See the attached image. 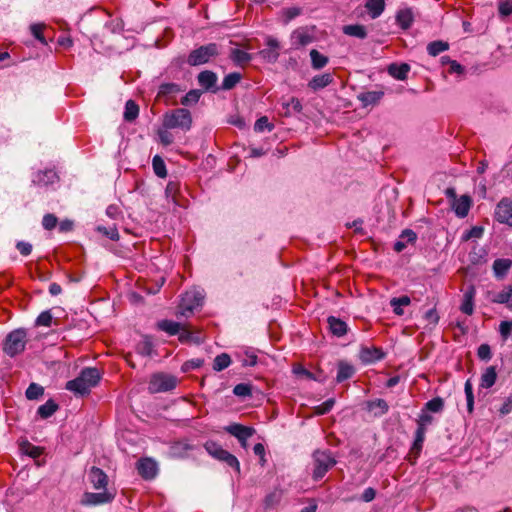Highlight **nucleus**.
Returning a JSON list of instances; mask_svg holds the SVG:
<instances>
[{
    "label": "nucleus",
    "instance_id": "43",
    "mask_svg": "<svg viewBox=\"0 0 512 512\" xmlns=\"http://www.w3.org/2000/svg\"><path fill=\"white\" fill-rule=\"evenodd\" d=\"M283 107L286 110L285 116H289L291 111L299 113L302 110V104L298 98L291 97L287 102L283 103Z\"/></svg>",
    "mask_w": 512,
    "mask_h": 512
},
{
    "label": "nucleus",
    "instance_id": "24",
    "mask_svg": "<svg viewBox=\"0 0 512 512\" xmlns=\"http://www.w3.org/2000/svg\"><path fill=\"white\" fill-rule=\"evenodd\" d=\"M365 8L371 19L381 16L385 9V0H366Z\"/></svg>",
    "mask_w": 512,
    "mask_h": 512
},
{
    "label": "nucleus",
    "instance_id": "12",
    "mask_svg": "<svg viewBox=\"0 0 512 512\" xmlns=\"http://www.w3.org/2000/svg\"><path fill=\"white\" fill-rule=\"evenodd\" d=\"M224 430L230 435L234 436L237 440H248L255 433L254 428L238 423L225 426Z\"/></svg>",
    "mask_w": 512,
    "mask_h": 512
},
{
    "label": "nucleus",
    "instance_id": "6",
    "mask_svg": "<svg viewBox=\"0 0 512 512\" xmlns=\"http://www.w3.org/2000/svg\"><path fill=\"white\" fill-rule=\"evenodd\" d=\"M203 292L197 289H192L185 292L179 304V314L184 317L190 316L193 311L200 307L203 303Z\"/></svg>",
    "mask_w": 512,
    "mask_h": 512
},
{
    "label": "nucleus",
    "instance_id": "32",
    "mask_svg": "<svg viewBox=\"0 0 512 512\" xmlns=\"http://www.w3.org/2000/svg\"><path fill=\"white\" fill-rule=\"evenodd\" d=\"M367 409L375 416H381L388 411V404L383 399H376L367 402Z\"/></svg>",
    "mask_w": 512,
    "mask_h": 512
},
{
    "label": "nucleus",
    "instance_id": "52",
    "mask_svg": "<svg viewBox=\"0 0 512 512\" xmlns=\"http://www.w3.org/2000/svg\"><path fill=\"white\" fill-rule=\"evenodd\" d=\"M242 366H254L257 363V356L253 352L238 354Z\"/></svg>",
    "mask_w": 512,
    "mask_h": 512
},
{
    "label": "nucleus",
    "instance_id": "35",
    "mask_svg": "<svg viewBox=\"0 0 512 512\" xmlns=\"http://www.w3.org/2000/svg\"><path fill=\"white\" fill-rule=\"evenodd\" d=\"M180 326L181 325L178 322L172 320H162L157 323L159 330L164 331L171 336L177 335L178 332H180Z\"/></svg>",
    "mask_w": 512,
    "mask_h": 512
},
{
    "label": "nucleus",
    "instance_id": "49",
    "mask_svg": "<svg viewBox=\"0 0 512 512\" xmlns=\"http://www.w3.org/2000/svg\"><path fill=\"white\" fill-rule=\"evenodd\" d=\"M302 12V9L299 7H289L282 11L283 21L284 23H288L297 16H299Z\"/></svg>",
    "mask_w": 512,
    "mask_h": 512
},
{
    "label": "nucleus",
    "instance_id": "20",
    "mask_svg": "<svg viewBox=\"0 0 512 512\" xmlns=\"http://www.w3.org/2000/svg\"><path fill=\"white\" fill-rule=\"evenodd\" d=\"M512 267V260L508 258H499L493 262V272L497 279H503L510 268Z\"/></svg>",
    "mask_w": 512,
    "mask_h": 512
},
{
    "label": "nucleus",
    "instance_id": "15",
    "mask_svg": "<svg viewBox=\"0 0 512 512\" xmlns=\"http://www.w3.org/2000/svg\"><path fill=\"white\" fill-rule=\"evenodd\" d=\"M58 180L57 173L53 169L38 171L33 175L32 182L38 186L54 184Z\"/></svg>",
    "mask_w": 512,
    "mask_h": 512
},
{
    "label": "nucleus",
    "instance_id": "53",
    "mask_svg": "<svg viewBox=\"0 0 512 512\" xmlns=\"http://www.w3.org/2000/svg\"><path fill=\"white\" fill-rule=\"evenodd\" d=\"M335 400L333 398H329L322 404L314 407V413L317 415H324L328 413L334 406Z\"/></svg>",
    "mask_w": 512,
    "mask_h": 512
},
{
    "label": "nucleus",
    "instance_id": "57",
    "mask_svg": "<svg viewBox=\"0 0 512 512\" xmlns=\"http://www.w3.org/2000/svg\"><path fill=\"white\" fill-rule=\"evenodd\" d=\"M170 129L162 128L158 130V137L164 146H169L173 143V135L169 132Z\"/></svg>",
    "mask_w": 512,
    "mask_h": 512
},
{
    "label": "nucleus",
    "instance_id": "37",
    "mask_svg": "<svg viewBox=\"0 0 512 512\" xmlns=\"http://www.w3.org/2000/svg\"><path fill=\"white\" fill-rule=\"evenodd\" d=\"M411 302V299L409 296H401V297H395L390 300V305L393 308V311L397 315H402L403 310L401 307L408 306Z\"/></svg>",
    "mask_w": 512,
    "mask_h": 512
},
{
    "label": "nucleus",
    "instance_id": "44",
    "mask_svg": "<svg viewBox=\"0 0 512 512\" xmlns=\"http://www.w3.org/2000/svg\"><path fill=\"white\" fill-rule=\"evenodd\" d=\"M54 323V317L52 316L51 312L49 310L43 311L40 313V315L36 318L35 325L36 326H44V327H51Z\"/></svg>",
    "mask_w": 512,
    "mask_h": 512
},
{
    "label": "nucleus",
    "instance_id": "31",
    "mask_svg": "<svg viewBox=\"0 0 512 512\" xmlns=\"http://www.w3.org/2000/svg\"><path fill=\"white\" fill-rule=\"evenodd\" d=\"M310 58H311V66L315 70H320V69L324 68L329 62L328 57L321 54L316 49H312L310 51Z\"/></svg>",
    "mask_w": 512,
    "mask_h": 512
},
{
    "label": "nucleus",
    "instance_id": "58",
    "mask_svg": "<svg viewBox=\"0 0 512 512\" xmlns=\"http://www.w3.org/2000/svg\"><path fill=\"white\" fill-rule=\"evenodd\" d=\"M58 222L57 217L54 214H45L42 220V225L46 230H52L56 227Z\"/></svg>",
    "mask_w": 512,
    "mask_h": 512
},
{
    "label": "nucleus",
    "instance_id": "50",
    "mask_svg": "<svg viewBox=\"0 0 512 512\" xmlns=\"http://www.w3.org/2000/svg\"><path fill=\"white\" fill-rule=\"evenodd\" d=\"M97 231L105 235L107 238L117 241L119 239V233L115 226L111 227H104V226H98Z\"/></svg>",
    "mask_w": 512,
    "mask_h": 512
},
{
    "label": "nucleus",
    "instance_id": "40",
    "mask_svg": "<svg viewBox=\"0 0 512 512\" xmlns=\"http://www.w3.org/2000/svg\"><path fill=\"white\" fill-rule=\"evenodd\" d=\"M231 364V357L227 353H221L214 358L213 369L215 371H222Z\"/></svg>",
    "mask_w": 512,
    "mask_h": 512
},
{
    "label": "nucleus",
    "instance_id": "29",
    "mask_svg": "<svg viewBox=\"0 0 512 512\" xmlns=\"http://www.w3.org/2000/svg\"><path fill=\"white\" fill-rule=\"evenodd\" d=\"M177 335L179 336V340L182 343H201L203 341L201 333H193L186 327L182 326H180V332H178Z\"/></svg>",
    "mask_w": 512,
    "mask_h": 512
},
{
    "label": "nucleus",
    "instance_id": "8",
    "mask_svg": "<svg viewBox=\"0 0 512 512\" xmlns=\"http://www.w3.org/2000/svg\"><path fill=\"white\" fill-rule=\"evenodd\" d=\"M494 217L499 223L512 227V201L508 198L501 199L496 205Z\"/></svg>",
    "mask_w": 512,
    "mask_h": 512
},
{
    "label": "nucleus",
    "instance_id": "26",
    "mask_svg": "<svg viewBox=\"0 0 512 512\" xmlns=\"http://www.w3.org/2000/svg\"><path fill=\"white\" fill-rule=\"evenodd\" d=\"M410 71V66L406 63L391 64L388 67V73L397 80H405Z\"/></svg>",
    "mask_w": 512,
    "mask_h": 512
},
{
    "label": "nucleus",
    "instance_id": "28",
    "mask_svg": "<svg viewBox=\"0 0 512 512\" xmlns=\"http://www.w3.org/2000/svg\"><path fill=\"white\" fill-rule=\"evenodd\" d=\"M355 373V368L345 361H340L337 367L336 379L338 382H343L350 379Z\"/></svg>",
    "mask_w": 512,
    "mask_h": 512
},
{
    "label": "nucleus",
    "instance_id": "30",
    "mask_svg": "<svg viewBox=\"0 0 512 512\" xmlns=\"http://www.w3.org/2000/svg\"><path fill=\"white\" fill-rule=\"evenodd\" d=\"M230 58L236 65L243 66L251 61L252 56L244 50L234 48L231 50Z\"/></svg>",
    "mask_w": 512,
    "mask_h": 512
},
{
    "label": "nucleus",
    "instance_id": "16",
    "mask_svg": "<svg viewBox=\"0 0 512 512\" xmlns=\"http://www.w3.org/2000/svg\"><path fill=\"white\" fill-rule=\"evenodd\" d=\"M476 295V288L474 285H469L463 294V300L460 310L467 315H472L474 312V298Z\"/></svg>",
    "mask_w": 512,
    "mask_h": 512
},
{
    "label": "nucleus",
    "instance_id": "63",
    "mask_svg": "<svg viewBox=\"0 0 512 512\" xmlns=\"http://www.w3.org/2000/svg\"><path fill=\"white\" fill-rule=\"evenodd\" d=\"M22 450L33 458H36L41 454L40 449L36 446L31 445L30 443H25L22 446Z\"/></svg>",
    "mask_w": 512,
    "mask_h": 512
},
{
    "label": "nucleus",
    "instance_id": "5",
    "mask_svg": "<svg viewBox=\"0 0 512 512\" xmlns=\"http://www.w3.org/2000/svg\"><path fill=\"white\" fill-rule=\"evenodd\" d=\"M204 448L213 458L226 463L229 467L240 472V463L238 459L233 454L223 449L221 445L210 440L204 444Z\"/></svg>",
    "mask_w": 512,
    "mask_h": 512
},
{
    "label": "nucleus",
    "instance_id": "22",
    "mask_svg": "<svg viewBox=\"0 0 512 512\" xmlns=\"http://www.w3.org/2000/svg\"><path fill=\"white\" fill-rule=\"evenodd\" d=\"M333 82V76L330 73H324L314 76L308 83V87L313 91H318L330 85Z\"/></svg>",
    "mask_w": 512,
    "mask_h": 512
},
{
    "label": "nucleus",
    "instance_id": "64",
    "mask_svg": "<svg viewBox=\"0 0 512 512\" xmlns=\"http://www.w3.org/2000/svg\"><path fill=\"white\" fill-rule=\"evenodd\" d=\"M16 248L23 256H28L32 251V245L25 241H19L16 244Z\"/></svg>",
    "mask_w": 512,
    "mask_h": 512
},
{
    "label": "nucleus",
    "instance_id": "39",
    "mask_svg": "<svg viewBox=\"0 0 512 512\" xmlns=\"http://www.w3.org/2000/svg\"><path fill=\"white\" fill-rule=\"evenodd\" d=\"M449 49V44L445 41H433L427 45V51L431 56H437L440 53Z\"/></svg>",
    "mask_w": 512,
    "mask_h": 512
},
{
    "label": "nucleus",
    "instance_id": "33",
    "mask_svg": "<svg viewBox=\"0 0 512 512\" xmlns=\"http://www.w3.org/2000/svg\"><path fill=\"white\" fill-rule=\"evenodd\" d=\"M343 32L348 36L356 37L359 39H364L367 36L365 26L360 24L346 25L343 27Z\"/></svg>",
    "mask_w": 512,
    "mask_h": 512
},
{
    "label": "nucleus",
    "instance_id": "56",
    "mask_svg": "<svg viewBox=\"0 0 512 512\" xmlns=\"http://www.w3.org/2000/svg\"><path fill=\"white\" fill-rule=\"evenodd\" d=\"M26 397L29 400H35L41 397L44 394L43 386H28L26 390Z\"/></svg>",
    "mask_w": 512,
    "mask_h": 512
},
{
    "label": "nucleus",
    "instance_id": "10",
    "mask_svg": "<svg viewBox=\"0 0 512 512\" xmlns=\"http://www.w3.org/2000/svg\"><path fill=\"white\" fill-rule=\"evenodd\" d=\"M486 298L495 304H506L508 306L512 298V281L504 286L500 291L489 290L486 292Z\"/></svg>",
    "mask_w": 512,
    "mask_h": 512
},
{
    "label": "nucleus",
    "instance_id": "23",
    "mask_svg": "<svg viewBox=\"0 0 512 512\" xmlns=\"http://www.w3.org/2000/svg\"><path fill=\"white\" fill-rule=\"evenodd\" d=\"M417 239L416 233L411 229H405L402 231V233L399 236V240H397L394 244V250L396 252H402L406 246L407 243H413Z\"/></svg>",
    "mask_w": 512,
    "mask_h": 512
},
{
    "label": "nucleus",
    "instance_id": "14",
    "mask_svg": "<svg viewBox=\"0 0 512 512\" xmlns=\"http://www.w3.org/2000/svg\"><path fill=\"white\" fill-rule=\"evenodd\" d=\"M360 360L365 364L374 363L384 358V352L377 347H362L359 352Z\"/></svg>",
    "mask_w": 512,
    "mask_h": 512
},
{
    "label": "nucleus",
    "instance_id": "60",
    "mask_svg": "<svg viewBox=\"0 0 512 512\" xmlns=\"http://www.w3.org/2000/svg\"><path fill=\"white\" fill-rule=\"evenodd\" d=\"M447 64L449 65L448 72L450 74L462 75L464 73V67L457 61L447 58Z\"/></svg>",
    "mask_w": 512,
    "mask_h": 512
},
{
    "label": "nucleus",
    "instance_id": "17",
    "mask_svg": "<svg viewBox=\"0 0 512 512\" xmlns=\"http://www.w3.org/2000/svg\"><path fill=\"white\" fill-rule=\"evenodd\" d=\"M471 205V197L468 195H462L452 202V209L459 218H464L468 215Z\"/></svg>",
    "mask_w": 512,
    "mask_h": 512
},
{
    "label": "nucleus",
    "instance_id": "42",
    "mask_svg": "<svg viewBox=\"0 0 512 512\" xmlns=\"http://www.w3.org/2000/svg\"><path fill=\"white\" fill-rule=\"evenodd\" d=\"M241 78H242L241 74L237 73V72H233V73L226 75L222 82V86H221L222 89L223 90L232 89L233 87L236 86L237 83L240 82Z\"/></svg>",
    "mask_w": 512,
    "mask_h": 512
},
{
    "label": "nucleus",
    "instance_id": "27",
    "mask_svg": "<svg viewBox=\"0 0 512 512\" xmlns=\"http://www.w3.org/2000/svg\"><path fill=\"white\" fill-rule=\"evenodd\" d=\"M383 95V91H367L360 93L358 95V99L361 101L364 107H367L369 105H375L378 103Z\"/></svg>",
    "mask_w": 512,
    "mask_h": 512
},
{
    "label": "nucleus",
    "instance_id": "18",
    "mask_svg": "<svg viewBox=\"0 0 512 512\" xmlns=\"http://www.w3.org/2000/svg\"><path fill=\"white\" fill-rule=\"evenodd\" d=\"M314 37L308 32L306 28H298L291 34V41L295 47H303L312 43Z\"/></svg>",
    "mask_w": 512,
    "mask_h": 512
},
{
    "label": "nucleus",
    "instance_id": "54",
    "mask_svg": "<svg viewBox=\"0 0 512 512\" xmlns=\"http://www.w3.org/2000/svg\"><path fill=\"white\" fill-rule=\"evenodd\" d=\"M497 373L493 366L488 367L482 374V384H495Z\"/></svg>",
    "mask_w": 512,
    "mask_h": 512
},
{
    "label": "nucleus",
    "instance_id": "21",
    "mask_svg": "<svg viewBox=\"0 0 512 512\" xmlns=\"http://www.w3.org/2000/svg\"><path fill=\"white\" fill-rule=\"evenodd\" d=\"M193 449V446L186 441H178L171 445L169 449V455L172 458H185L189 455V452Z\"/></svg>",
    "mask_w": 512,
    "mask_h": 512
},
{
    "label": "nucleus",
    "instance_id": "11",
    "mask_svg": "<svg viewBox=\"0 0 512 512\" xmlns=\"http://www.w3.org/2000/svg\"><path fill=\"white\" fill-rule=\"evenodd\" d=\"M267 47L259 52L260 56L269 63H274L279 57L278 49L280 47L276 38L268 36L266 38Z\"/></svg>",
    "mask_w": 512,
    "mask_h": 512
},
{
    "label": "nucleus",
    "instance_id": "7",
    "mask_svg": "<svg viewBox=\"0 0 512 512\" xmlns=\"http://www.w3.org/2000/svg\"><path fill=\"white\" fill-rule=\"evenodd\" d=\"M218 54V45L216 43H209L192 50L188 56L187 63L191 66L202 65Z\"/></svg>",
    "mask_w": 512,
    "mask_h": 512
},
{
    "label": "nucleus",
    "instance_id": "4",
    "mask_svg": "<svg viewBox=\"0 0 512 512\" xmlns=\"http://www.w3.org/2000/svg\"><path fill=\"white\" fill-rule=\"evenodd\" d=\"M314 469L313 479L318 481L324 477L330 468L336 464V460L329 450H317L313 454Z\"/></svg>",
    "mask_w": 512,
    "mask_h": 512
},
{
    "label": "nucleus",
    "instance_id": "61",
    "mask_svg": "<svg viewBox=\"0 0 512 512\" xmlns=\"http://www.w3.org/2000/svg\"><path fill=\"white\" fill-rule=\"evenodd\" d=\"M465 396L467 402V410L469 413H472L474 409L473 386H465Z\"/></svg>",
    "mask_w": 512,
    "mask_h": 512
},
{
    "label": "nucleus",
    "instance_id": "19",
    "mask_svg": "<svg viewBox=\"0 0 512 512\" xmlns=\"http://www.w3.org/2000/svg\"><path fill=\"white\" fill-rule=\"evenodd\" d=\"M197 80H198L199 85L203 89H205L207 91L208 90H213V91L217 90L215 88L217 80H218L216 73H214L210 70L202 71L198 74Z\"/></svg>",
    "mask_w": 512,
    "mask_h": 512
},
{
    "label": "nucleus",
    "instance_id": "1",
    "mask_svg": "<svg viewBox=\"0 0 512 512\" xmlns=\"http://www.w3.org/2000/svg\"><path fill=\"white\" fill-rule=\"evenodd\" d=\"M88 481L95 490L101 491L85 492L82 496L81 504L85 506H98L111 503L115 499L116 490L107 488L108 476L102 469L95 466L91 467L88 471Z\"/></svg>",
    "mask_w": 512,
    "mask_h": 512
},
{
    "label": "nucleus",
    "instance_id": "55",
    "mask_svg": "<svg viewBox=\"0 0 512 512\" xmlns=\"http://www.w3.org/2000/svg\"><path fill=\"white\" fill-rule=\"evenodd\" d=\"M433 417L429 414L428 411L422 409L421 414L417 420L418 427H422L427 430V427L432 424Z\"/></svg>",
    "mask_w": 512,
    "mask_h": 512
},
{
    "label": "nucleus",
    "instance_id": "38",
    "mask_svg": "<svg viewBox=\"0 0 512 512\" xmlns=\"http://www.w3.org/2000/svg\"><path fill=\"white\" fill-rule=\"evenodd\" d=\"M139 114V107L133 100H128L125 104L124 119L128 122L134 121Z\"/></svg>",
    "mask_w": 512,
    "mask_h": 512
},
{
    "label": "nucleus",
    "instance_id": "2",
    "mask_svg": "<svg viewBox=\"0 0 512 512\" xmlns=\"http://www.w3.org/2000/svg\"><path fill=\"white\" fill-rule=\"evenodd\" d=\"M162 126L166 129H179L187 132L192 127V115L185 108H176L163 115Z\"/></svg>",
    "mask_w": 512,
    "mask_h": 512
},
{
    "label": "nucleus",
    "instance_id": "9",
    "mask_svg": "<svg viewBox=\"0 0 512 512\" xmlns=\"http://www.w3.org/2000/svg\"><path fill=\"white\" fill-rule=\"evenodd\" d=\"M101 380V371L96 367L82 369L79 376L66 384H98Z\"/></svg>",
    "mask_w": 512,
    "mask_h": 512
},
{
    "label": "nucleus",
    "instance_id": "41",
    "mask_svg": "<svg viewBox=\"0 0 512 512\" xmlns=\"http://www.w3.org/2000/svg\"><path fill=\"white\" fill-rule=\"evenodd\" d=\"M152 166L154 173L160 177L165 178L167 176V170L164 160L159 156L155 155L152 160Z\"/></svg>",
    "mask_w": 512,
    "mask_h": 512
},
{
    "label": "nucleus",
    "instance_id": "36",
    "mask_svg": "<svg viewBox=\"0 0 512 512\" xmlns=\"http://www.w3.org/2000/svg\"><path fill=\"white\" fill-rule=\"evenodd\" d=\"M396 21H397V24L402 29H408L412 25V22H413V15H412L411 10H409V9L400 10L397 13Z\"/></svg>",
    "mask_w": 512,
    "mask_h": 512
},
{
    "label": "nucleus",
    "instance_id": "34",
    "mask_svg": "<svg viewBox=\"0 0 512 512\" xmlns=\"http://www.w3.org/2000/svg\"><path fill=\"white\" fill-rule=\"evenodd\" d=\"M58 409V405L54 400L49 399L45 404L39 406L37 414L42 419H47L52 416Z\"/></svg>",
    "mask_w": 512,
    "mask_h": 512
},
{
    "label": "nucleus",
    "instance_id": "46",
    "mask_svg": "<svg viewBox=\"0 0 512 512\" xmlns=\"http://www.w3.org/2000/svg\"><path fill=\"white\" fill-rule=\"evenodd\" d=\"M444 407L443 399L440 397L433 398L425 404V409L428 412L438 413L441 412Z\"/></svg>",
    "mask_w": 512,
    "mask_h": 512
},
{
    "label": "nucleus",
    "instance_id": "51",
    "mask_svg": "<svg viewBox=\"0 0 512 512\" xmlns=\"http://www.w3.org/2000/svg\"><path fill=\"white\" fill-rule=\"evenodd\" d=\"M45 28V25L44 24H39V23H36V24H32L30 26V31L32 33V35L39 41L41 42L42 44H47L46 42V39L43 35V29Z\"/></svg>",
    "mask_w": 512,
    "mask_h": 512
},
{
    "label": "nucleus",
    "instance_id": "47",
    "mask_svg": "<svg viewBox=\"0 0 512 512\" xmlns=\"http://www.w3.org/2000/svg\"><path fill=\"white\" fill-rule=\"evenodd\" d=\"M293 373L298 376V380L300 381H311L314 380L313 374L305 369L301 365H296L293 367Z\"/></svg>",
    "mask_w": 512,
    "mask_h": 512
},
{
    "label": "nucleus",
    "instance_id": "59",
    "mask_svg": "<svg viewBox=\"0 0 512 512\" xmlns=\"http://www.w3.org/2000/svg\"><path fill=\"white\" fill-rule=\"evenodd\" d=\"M76 397H85L90 394V386H66Z\"/></svg>",
    "mask_w": 512,
    "mask_h": 512
},
{
    "label": "nucleus",
    "instance_id": "45",
    "mask_svg": "<svg viewBox=\"0 0 512 512\" xmlns=\"http://www.w3.org/2000/svg\"><path fill=\"white\" fill-rule=\"evenodd\" d=\"M201 97V91L197 89L190 90L182 99L181 104L190 106L196 104Z\"/></svg>",
    "mask_w": 512,
    "mask_h": 512
},
{
    "label": "nucleus",
    "instance_id": "25",
    "mask_svg": "<svg viewBox=\"0 0 512 512\" xmlns=\"http://www.w3.org/2000/svg\"><path fill=\"white\" fill-rule=\"evenodd\" d=\"M330 331L337 337H342L347 333V324L343 320L330 316L327 319Z\"/></svg>",
    "mask_w": 512,
    "mask_h": 512
},
{
    "label": "nucleus",
    "instance_id": "62",
    "mask_svg": "<svg viewBox=\"0 0 512 512\" xmlns=\"http://www.w3.org/2000/svg\"><path fill=\"white\" fill-rule=\"evenodd\" d=\"M512 331V321H502L499 325V332L503 339H507Z\"/></svg>",
    "mask_w": 512,
    "mask_h": 512
},
{
    "label": "nucleus",
    "instance_id": "3",
    "mask_svg": "<svg viewBox=\"0 0 512 512\" xmlns=\"http://www.w3.org/2000/svg\"><path fill=\"white\" fill-rule=\"evenodd\" d=\"M27 342V331L23 328L11 331L5 339L3 350L4 352L14 357L23 352Z\"/></svg>",
    "mask_w": 512,
    "mask_h": 512
},
{
    "label": "nucleus",
    "instance_id": "48",
    "mask_svg": "<svg viewBox=\"0 0 512 512\" xmlns=\"http://www.w3.org/2000/svg\"><path fill=\"white\" fill-rule=\"evenodd\" d=\"M274 129V125L269 122L266 116L260 117L254 125V130L256 132H263L265 130L272 131Z\"/></svg>",
    "mask_w": 512,
    "mask_h": 512
},
{
    "label": "nucleus",
    "instance_id": "13",
    "mask_svg": "<svg viewBox=\"0 0 512 512\" xmlns=\"http://www.w3.org/2000/svg\"><path fill=\"white\" fill-rule=\"evenodd\" d=\"M137 470L144 479L150 480L157 474V464L150 458L140 459L137 463Z\"/></svg>",
    "mask_w": 512,
    "mask_h": 512
}]
</instances>
